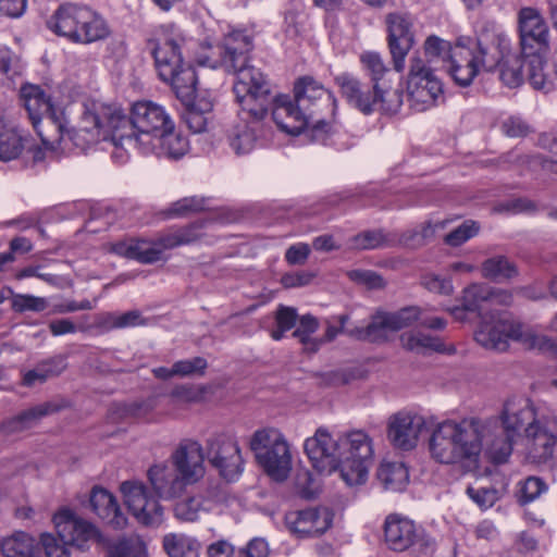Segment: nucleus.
Here are the masks:
<instances>
[{
  "mask_svg": "<svg viewBox=\"0 0 557 557\" xmlns=\"http://www.w3.org/2000/svg\"><path fill=\"white\" fill-rule=\"evenodd\" d=\"M220 66L235 76L233 90L242 113L264 119L273 102L268 77L260 69L250 64L253 35L248 30H233L226 34L218 47Z\"/></svg>",
  "mask_w": 557,
  "mask_h": 557,
  "instance_id": "nucleus-1",
  "label": "nucleus"
},
{
  "mask_svg": "<svg viewBox=\"0 0 557 557\" xmlns=\"http://www.w3.org/2000/svg\"><path fill=\"white\" fill-rule=\"evenodd\" d=\"M504 433L518 436L523 430L527 458L533 463L553 459L557 448V413L549 409H536L523 396L508 397L499 411Z\"/></svg>",
  "mask_w": 557,
  "mask_h": 557,
  "instance_id": "nucleus-2",
  "label": "nucleus"
},
{
  "mask_svg": "<svg viewBox=\"0 0 557 557\" xmlns=\"http://www.w3.org/2000/svg\"><path fill=\"white\" fill-rule=\"evenodd\" d=\"M490 426V421L479 418L449 419L438 423L429 442L432 458L445 465L476 466Z\"/></svg>",
  "mask_w": 557,
  "mask_h": 557,
  "instance_id": "nucleus-3",
  "label": "nucleus"
},
{
  "mask_svg": "<svg viewBox=\"0 0 557 557\" xmlns=\"http://www.w3.org/2000/svg\"><path fill=\"white\" fill-rule=\"evenodd\" d=\"M119 124L120 131L113 136L115 150L112 156L120 161H124L123 152H128L131 149L140 151L143 148H151L156 136L174 127V122L165 109L152 101L134 103L131 116H126V123Z\"/></svg>",
  "mask_w": 557,
  "mask_h": 557,
  "instance_id": "nucleus-4",
  "label": "nucleus"
},
{
  "mask_svg": "<svg viewBox=\"0 0 557 557\" xmlns=\"http://www.w3.org/2000/svg\"><path fill=\"white\" fill-rule=\"evenodd\" d=\"M475 341L487 349L504 351L509 341H516L529 349L550 352L557 357V343L546 335L511 320L505 312H494L481 319ZM550 386L557 389V376L550 380Z\"/></svg>",
  "mask_w": 557,
  "mask_h": 557,
  "instance_id": "nucleus-5",
  "label": "nucleus"
},
{
  "mask_svg": "<svg viewBox=\"0 0 557 557\" xmlns=\"http://www.w3.org/2000/svg\"><path fill=\"white\" fill-rule=\"evenodd\" d=\"M335 82L347 102L364 114H370L376 109L396 113L403 104V92L398 89L384 90L379 84H373L370 89L349 73L339 74Z\"/></svg>",
  "mask_w": 557,
  "mask_h": 557,
  "instance_id": "nucleus-6",
  "label": "nucleus"
},
{
  "mask_svg": "<svg viewBox=\"0 0 557 557\" xmlns=\"http://www.w3.org/2000/svg\"><path fill=\"white\" fill-rule=\"evenodd\" d=\"M250 448L267 474L275 481H284L292 468L289 446L284 435L276 429L255 432Z\"/></svg>",
  "mask_w": 557,
  "mask_h": 557,
  "instance_id": "nucleus-7",
  "label": "nucleus"
},
{
  "mask_svg": "<svg viewBox=\"0 0 557 557\" xmlns=\"http://www.w3.org/2000/svg\"><path fill=\"white\" fill-rule=\"evenodd\" d=\"M341 476L348 485L366 482L373 460L372 440L362 430L339 435Z\"/></svg>",
  "mask_w": 557,
  "mask_h": 557,
  "instance_id": "nucleus-8",
  "label": "nucleus"
},
{
  "mask_svg": "<svg viewBox=\"0 0 557 557\" xmlns=\"http://www.w3.org/2000/svg\"><path fill=\"white\" fill-rule=\"evenodd\" d=\"M406 92L410 107L418 112L434 108L444 99L441 79L420 57L410 59Z\"/></svg>",
  "mask_w": 557,
  "mask_h": 557,
  "instance_id": "nucleus-9",
  "label": "nucleus"
},
{
  "mask_svg": "<svg viewBox=\"0 0 557 557\" xmlns=\"http://www.w3.org/2000/svg\"><path fill=\"white\" fill-rule=\"evenodd\" d=\"M294 94V100L299 110H302L306 115H310L312 128L325 132L329 126L326 115L333 116L336 110L334 95L309 76L301 77L296 82Z\"/></svg>",
  "mask_w": 557,
  "mask_h": 557,
  "instance_id": "nucleus-10",
  "label": "nucleus"
},
{
  "mask_svg": "<svg viewBox=\"0 0 557 557\" xmlns=\"http://www.w3.org/2000/svg\"><path fill=\"white\" fill-rule=\"evenodd\" d=\"M466 38L470 44L462 45L461 49L480 71H494L510 51V39L494 24L484 25L474 40Z\"/></svg>",
  "mask_w": 557,
  "mask_h": 557,
  "instance_id": "nucleus-11",
  "label": "nucleus"
},
{
  "mask_svg": "<svg viewBox=\"0 0 557 557\" xmlns=\"http://www.w3.org/2000/svg\"><path fill=\"white\" fill-rule=\"evenodd\" d=\"M461 305L448 311L458 321L467 319V312H475L480 319L492 313L495 306H510L512 294L506 289L493 288L484 283H472L465 287L459 298Z\"/></svg>",
  "mask_w": 557,
  "mask_h": 557,
  "instance_id": "nucleus-12",
  "label": "nucleus"
},
{
  "mask_svg": "<svg viewBox=\"0 0 557 557\" xmlns=\"http://www.w3.org/2000/svg\"><path fill=\"white\" fill-rule=\"evenodd\" d=\"M206 458L227 481L243 472L244 460L236 437L228 433H214L206 441Z\"/></svg>",
  "mask_w": 557,
  "mask_h": 557,
  "instance_id": "nucleus-13",
  "label": "nucleus"
},
{
  "mask_svg": "<svg viewBox=\"0 0 557 557\" xmlns=\"http://www.w3.org/2000/svg\"><path fill=\"white\" fill-rule=\"evenodd\" d=\"M124 503L138 522L159 525L163 519V507L140 481H125L120 486Z\"/></svg>",
  "mask_w": 557,
  "mask_h": 557,
  "instance_id": "nucleus-14",
  "label": "nucleus"
},
{
  "mask_svg": "<svg viewBox=\"0 0 557 557\" xmlns=\"http://www.w3.org/2000/svg\"><path fill=\"white\" fill-rule=\"evenodd\" d=\"M419 317L420 310L417 307L403 308L396 312L377 311L366 327L356 330L355 336L361 341L384 342L391 333L411 325Z\"/></svg>",
  "mask_w": 557,
  "mask_h": 557,
  "instance_id": "nucleus-15",
  "label": "nucleus"
},
{
  "mask_svg": "<svg viewBox=\"0 0 557 557\" xmlns=\"http://www.w3.org/2000/svg\"><path fill=\"white\" fill-rule=\"evenodd\" d=\"M305 451L312 466L321 473L341 470V441L334 438L330 431L320 426L304 444Z\"/></svg>",
  "mask_w": 557,
  "mask_h": 557,
  "instance_id": "nucleus-16",
  "label": "nucleus"
},
{
  "mask_svg": "<svg viewBox=\"0 0 557 557\" xmlns=\"http://www.w3.org/2000/svg\"><path fill=\"white\" fill-rule=\"evenodd\" d=\"M388 48L394 70H405L406 57L414 45L413 18L408 13H389L386 16Z\"/></svg>",
  "mask_w": 557,
  "mask_h": 557,
  "instance_id": "nucleus-17",
  "label": "nucleus"
},
{
  "mask_svg": "<svg viewBox=\"0 0 557 557\" xmlns=\"http://www.w3.org/2000/svg\"><path fill=\"white\" fill-rule=\"evenodd\" d=\"M119 123H126V115L121 109L92 102L86 106L77 127L85 133L95 131V137L98 139L106 140L110 136L113 143L114 134L120 131Z\"/></svg>",
  "mask_w": 557,
  "mask_h": 557,
  "instance_id": "nucleus-18",
  "label": "nucleus"
},
{
  "mask_svg": "<svg viewBox=\"0 0 557 557\" xmlns=\"http://www.w3.org/2000/svg\"><path fill=\"white\" fill-rule=\"evenodd\" d=\"M518 22L522 54L547 52L549 29L541 12L531 7L522 8L518 14Z\"/></svg>",
  "mask_w": 557,
  "mask_h": 557,
  "instance_id": "nucleus-19",
  "label": "nucleus"
},
{
  "mask_svg": "<svg viewBox=\"0 0 557 557\" xmlns=\"http://www.w3.org/2000/svg\"><path fill=\"white\" fill-rule=\"evenodd\" d=\"M425 425L426 422L422 416L399 411L388 419L387 438L394 447L411 450L417 446Z\"/></svg>",
  "mask_w": 557,
  "mask_h": 557,
  "instance_id": "nucleus-20",
  "label": "nucleus"
},
{
  "mask_svg": "<svg viewBox=\"0 0 557 557\" xmlns=\"http://www.w3.org/2000/svg\"><path fill=\"white\" fill-rule=\"evenodd\" d=\"M53 523L64 545L85 549L88 542L98 541L99 539L96 527L77 517L70 509H62L54 515Z\"/></svg>",
  "mask_w": 557,
  "mask_h": 557,
  "instance_id": "nucleus-21",
  "label": "nucleus"
},
{
  "mask_svg": "<svg viewBox=\"0 0 557 557\" xmlns=\"http://www.w3.org/2000/svg\"><path fill=\"white\" fill-rule=\"evenodd\" d=\"M205 457L200 443L185 440L178 444L170 459L172 467L190 485L205 475Z\"/></svg>",
  "mask_w": 557,
  "mask_h": 557,
  "instance_id": "nucleus-22",
  "label": "nucleus"
},
{
  "mask_svg": "<svg viewBox=\"0 0 557 557\" xmlns=\"http://www.w3.org/2000/svg\"><path fill=\"white\" fill-rule=\"evenodd\" d=\"M165 248L162 234L156 239L128 238L110 245V251L144 264L156 263L163 259Z\"/></svg>",
  "mask_w": 557,
  "mask_h": 557,
  "instance_id": "nucleus-23",
  "label": "nucleus"
},
{
  "mask_svg": "<svg viewBox=\"0 0 557 557\" xmlns=\"http://www.w3.org/2000/svg\"><path fill=\"white\" fill-rule=\"evenodd\" d=\"M20 99L37 132L42 131L41 122L48 127L54 126L51 99L39 85L23 84L20 89Z\"/></svg>",
  "mask_w": 557,
  "mask_h": 557,
  "instance_id": "nucleus-24",
  "label": "nucleus"
},
{
  "mask_svg": "<svg viewBox=\"0 0 557 557\" xmlns=\"http://www.w3.org/2000/svg\"><path fill=\"white\" fill-rule=\"evenodd\" d=\"M333 515L326 508H308L285 516L289 531L299 536L320 535L331 527Z\"/></svg>",
  "mask_w": 557,
  "mask_h": 557,
  "instance_id": "nucleus-25",
  "label": "nucleus"
},
{
  "mask_svg": "<svg viewBox=\"0 0 557 557\" xmlns=\"http://www.w3.org/2000/svg\"><path fill=\"white\" fill-rule=\"evenodd\" d=\"M183 39L180 36H163L149 41L150 50L154 59L156 69L159 77L173 78L177 69L184 65L180 51Z\"/></svg>",
  "mask_w": 557,
  "mask_h": 557,
  "instance_id": "nucleus-26",
  "label": "nucleus"
},
{
  "mask_svg": "<svg viewBox=\"0 0 557 557\" xmlns=\"http://www.w3.org/2000/svg\"><path fill=\"white\" fill-rule=\"evenodd\" d=\"M110 35V27L106 20L89 7L81 5L75 21V29L70 41L73 44L88 45L103 40Z\"/></svg>",
  "mask_w": 557,
  "mask_h": 557,
  "instance_id": "nucleus-27",
  "label": "nucleus"
},
{
  "mask_svg": "<svg viewBox=\"0 0 557 557\" xmlns=\"http://www.w3.org/2000/svg\"><path fill=\"white\" fill-rule=\"evenodd\" d=\"M272 117L276 125L285 133L298 135L308 126H312L310 115L299 110L288 96H273Z\"/></svg>",
  "mask_w": 557,
  "mask_h": 557,
  "instance_id": "nucleus-28",
  "label": "nucleus"
},
{
  "mask_svg": "<svg viewBox=\"0 0 557 557\" xmlns=\"http://www.w3.org/2000/svg\"><path fill=\"white\" fill-rule=\"evenodd\" d=\"M147 475L154 493L162 499L181 497L189 485L172 466L165 463L153 465Z\"/></svg>",
  "mask_w": 557,
  "mask_h": 557,
  "instance_id": "nucleus-29",
  "label": "nucleus"
},
{
  "mask_svg": "<svg viewBox=\"0 0 557 557\" xmlns=\"http://www.w3.org/2000/svg\"><path fill=\"white\" fill-rule=\"evenodd\" d=\"M384 537L391 549L404 552L420 540L421 531L412 520L398 515H389L384 524Z\"/></svg>",
  "mask_w": 557,
  "mask_h": 557,
  "instance_id": "nucleus-30",
  "label": "nucleus"
},
{
  "mask_svg": "<svg viewBox=\"0 0 557 557\" xmlns=\"http://www.w3.org/2000/svg\"><path fill=\"white\" fill-rule=\"evenodd\" d=\"M55 131L54 136H50L49 134L45 133L44 131H38V135L41 138L42 145L47 149L55 150L59 147L62 149L67 148V141L72 143L73 146L81 150L87 149L90 145L96 144L100 139L95 137V131L89 132H83L78 127L74 128L73 131L64 132L62 126L60 124L54 123V126H52Z\"/></svg>",
  "mask_w": 557,
  "mask_h": 557,
  "instance_id": "nucleus-31",
  "label": "nucleus"
},
{
  "mask_svg": "<svg viewBox=\"0 0 557 557\" xmlns=\"http://www.w3.org/2000/svg\"><path fill=\"white\" fill-rule=\"evenodd\" d=\"M228 132V143L236 154L249 153L256 145L263 119L251 117L247 114Z\"/></svg>",
  "mask_w": 557,
  "mask_h": 557,
  "instance_id": "nucleus-32",
  "label": "nucleus"
},
{
  "mask_svg": "<svg viewBox=\"0 0 557 557\" xmlns=\"http://www.w3.org/2000/svg\"><path fill=\"white\" fill-rule=\"evenodd\" d=\"M175 126L171 129H165L152 139L151 148H143L141 153H154L159 157L168 159L182 158L189 148L186 137L175 132Z\"/></svg>",
  "mask_w": 557,
  "mask_h": 557,
  "instance_id": "nucleus-33",
  "label": "nucleus"
},
{
  "mask_svg": "<svg viewBox=\"0 0 557 557\" xmlns=\"http://www.w3.org/2000/svg\"><path fill=\"white\" fill-rule=\"evenodd\" d=\"M185 109L182 117L187 127L195 134L206 132L212 119L213 102L208 96H195L189 101H183Z\"/></svg>",
  "mask_w": 557,
  "mask_h": 557,
  "instance_id": "nucleus-34",
  "label": "nucleus"
},
{
  "mask_svg": "<svg viewBox=\"0 0 557 557\" xmlns=\"http://www.w3.org/2000/svg\"><path fill=\"white\" fill-rule=\"evenodd\" d=\"M89 503L96 515L114 528H122L125 524L126 519L122 515L115 497L107 490L92 488Z\"/></svg>",
  "mask_w": 557,
  "mask_h": 557,
  "instance_id": "nucleus-35",
  "label": "nucleus"
},
{
  "mask_svg": "<svg viewBox=\"0 0 557 557\" xmlns=\"http://www.w3.org/2000/svg\"><path fill=\"white\" fill-rule=\"evenodd\" d=\"M490 421L491 426L484 438L483 451L496 463L505 462L512 453L513 442L516 436H509V434L502 433L495 434L496 420L485 419Z\"/></svg>",
  "mask_w": 557,
  "mask_h": 557,
  "instance_id": "nucleus-36",
  "label": "nucleus"
},
{
  "mask_svg": "<svg viewBox=\"0 0 557 557\" xmlns=\"http://www.w3.org/2000/svg\"><path fill=\"white\" fill-rule=\"evenodd\" d=\"M81 5L76 3L61 4L47 20V27L57 36L64 37L70 41Z\"/></svg>",
  "mask_w": 557,
  "mask_h": 557,
  "instance_id": "nucleus-37",
  "label": "nucleus"
},
{
  "mask_svg": "<svg viewBox=\"0 0 557 557\" xmlns=\"http://www.w3.org/2000/svg\"><path fill=\"white\" fill-rule=\"evenodd\" d=\"M62 406L55 403H44L24 410L16 417L10 419L4 423V430L7 432H20L33 426L41 418L59 411Z\"/></svg>",
  "mask_w": 557,
  "mask_h": 557,
  "instance_id": "nucleus-38",
  "label": "nucleus"
},
{
  "mask_svg": "<svg viewBox=\"0 0 557 557\" xmlns=\"http://www.w3.org/2000/svg\"><path fill=\"white\" fill-rule=\"evenodd\" d=\"M467 44L470 41L462 37L456 41L455 46H451L450 42L437 36H429L424 42V52L431 61L448 62L451 58L462 57L466 51H462L461 46Z\"/></svg>",
  "mask_w": 557,
  "mask_h": 557,
  "instance_id": "nucleus-39",
  "label": "nucleus"
},
{
  "mask_svg": "<svg viewBox=\"0 0 557 557\" xmlns=\"http://www.w3.org/2000/svg\"><path fill=\"white\" fill-rule=\"evenodd\" d=\"M377 479L385 490L403 491L409 481V473L400 461H383L377 470Z\"/></svg>",
  "mask_w": 557,
  "mask_h": 557,
  "instance_id": "nucleus-40",
  "label": "nucleus"
},
{
  "mask_svg": "<svg viewBox=\"0 0 557 557\" xmlns=\"http://www.w3.org/2000/svg\"><path fill=\"white\" fill-rule=\"evenodd\" d=\"M163 548L169 557H198L201 545L184 533H170L163 537Z\"/></svg>",
  "mask_w": 557,
  "mask_h": 557,
  "instance_id": "nucleus-41",
  "label": "nucleus"
},
{
  "mask_svg": "<svg viewBox=\"0 0 557 557\" xmlns=\"http://www.w3.org/2000/svg\"><path fill=\"white\" fill-rule=\"evenodd\" d=\"M403 346L417 354L443 352L445 345L438 337L432 336L421 331H411L400 336Z\"/></svg>",
  "mask_w": 557,
  "mask_h": 557,
  "instance_id": "nucleus-42",
  "label": "nucleus"
},
{
  "mask_svg": "<svg viewBox=\"0 0 557 557\" xmlns=\"http://www.w3.org/2000/svg\"><path fill=\"white\" fill-rule=\"evenodd\" d=\"M546 52H535L530 54H522L525 67L527 77L534 89L548 91L553 87L552 81L548 78L544 71Z\"/></svg>",
  "mask_w": 557,
  "mask_h": 557,
  "instance_id": "nucleus-43",
  "label": "nucleus"
},
{
  "mask_svg": "<svg viewBox=\"0 0 557 557\" xmlns=\"http://www.w3.org/2000/svg\"><path fill=\"white\" fill-rule=\"evenodd\" d=\"M4 557H37L35 540L24 532H14L1 541Z\"/></svg>",
  "mask_w": 557,
  "mask_h": 557,
  "instance_id": "nucleus-44",
  "label": "nucleus"
},
{
  "mask_svg": "<svg viewBox=\"0 0 557 557\" xmlns=\"http://www.w3.org/2000/svg\"><path fill=\"white\" fill-rule=\"evenodd\" d=\"M163 82L170 83L176 96L182 101H189L194 98L197 76L195 70L190 65L184 64L177 69L173 78H164Z\"/></svg>",
  "mask_w": 557,
  "mask_h": 557,
  "instance_id": "nucleus-45",
  "label": "nucleus"
},
{
  "mask_svg": "<svg viewBox=\"0 0 557 557\" xmlns=\"http://www.w3.org/2000/svg\"><path fill=\"white\" fill-rule=\"evenodd\" d=\"M202 226L203 223L195 222L183 227L171 228L162 234V243L170 249L194 244L202 237Z\"/></svg>",
  "mask_w": 557,
  "mask_h": 557,
  "instance_id": "nucleus-46",
  "label": "nucleus"
},
{
  "mask_svg": "<svg viewBox=\"0 0 557 557\" xmlns=\"http://www.w3.org/2000/svg\"><path fill=\"white\" fill-rule=\"evenodd\" d=\"M212 509V502L202 495H195L177 502L174 506V516L181 521L194 522L202 512Z\"/></svg>",
  "mask_w": 557,
  "mask_h": 557,
  "instance_id": "nucleus-47",
  "label": "nucleus"
},
{
  "mask_svg": "<svg viewBox=\"0 0 557 557\" xmlns=\"http://www.w3.org/2000/svg\"><path fill=\"white\" fill-rule=\"evenodd\" d=\"M500 81L510 88H516L520 86L524 81L523 67H525V62L522 57V52L518 54H510V51L507 53L505 59H502L500 62Z\"/></svg>",
  "mask_w": 557,
  "mask_h": 557,
  "instance_id": "nucleus-48",
  "label": "nucleus"
},
{
  "mask_svg": "<svg viewBox=\"0 0 557 557\" xmlns=\"http://www.w3.org/2000/svg\"><path fill=\"white\" fill-rule=\"evenodd\" d=\"M482 276L495 282L510 280L518 274L516 265L504 256L486 259L481 267Z\"/></svg>",
  "mask_w": 557,
  "mask_h": 557,
  "instance_id": "nucleus-49",
  "label": "nucleus"
},
{
  "mask_svg": "<svg viewBox=\"0 0 557 557\" xmlns=\"http://www.w3.org/2000/svg\"><path fill=\"white\" fill-rule=\"evenodd\" d=\"M145 542L138 535L122 537L108 545L107 557H147Z\"/></svg>",
  "mask_w": 557,
  "mask_h": 557,
  "instance_id": "nucleus-50",
  "label": "nucleus"
},
{
  "mask_svg": "<svg viewBox=\"0 0 557 557\" xmlns=\"http://www.w3.org/2000/svg\"><path fill=\"white\" fill-rule=\"evenodd\" d=\"M24 148L23 135L17 128L0 125V160L17 158Z\"/></svg>",
  "mask_w": 557,
  "mask_h": 557,
  "instance_id": "nucleus-51",
  "label": "nucleus"
},
{
  "mask_svg": "<svg viewBox=\"0 0 557 557\" xmlns=\"http://www.w3.org/2000/svg\"><path fill=\"white\" fill-rule=\"evenodd\" d=\"M319 327L318 320L310 314H306L299 319L297 329L294 331L293 336L296 337L304 346L307 352H315L320 348L322 341L312 337Z\"/></svg>",
  "mask_w": 557,
  "mask_h": 557,
  "instance_id": "nucleus-52",
  "label": "nucleus"
},
{
  "mask_svg": "<svg viewBox=\"0 0 557 557\" xmlns=\"http://www.w3.org/2000/svg\"><path fill=\"white\" fill-rule=\"evenodd\" d=\"M448 72L454 81L460 86H469L474 77L481 72L479 67L472 62L470 57L462 54V57L451 58L448 62Z\"/></svg>",
  "mask_w": 557,
  "mask_h": 557,
  "instance_id": "nucleus-53",
  "label": "nucleus"
},
{
  "mask_svg": "<svg viewBox=\"0 0 557 557\" xmlns=\"http://www.w3.org/2000/svg\"><path fill=\"white\" fill-rule=\"evenodd\" d=\"M539 161H542L540 154H525L518 149L510 150L499 157V165L507 170L536 171Z\"/></svg>",
  "mask_w": 557,
  "mask_h": 557,
  "instance_id": "nucleus-54",
  "label": "nucleus"
},
{
  "mask_svg": "<svg viewBox=\"0 0 557 557\" xmlns=\"http://www.w3.org/2000/svg\"><path fill=\"white\" fill-rule=\"evenodd\" d=\"M64 369L63 360H52L38 364L33 370L24 374L23 382L27 386H33L36 383H42L51 376H55Z\"/></svg>",
  "mask_w": 557,
  "mask_h": 557,
  "instance_id": "nucleus-55",
  "label": "nucleus"
},
{
  "mask_svg": "<svg viewBox=\"0 0 557 557\" xmlns=\"http://www.w3.org/2000/svg\"><path fill=\"white\" fill-rule=\"evenodd\" d=\"M206 209V201L199 197H186L180 199L171 205V207L164 212L165 218H183L190 213H196Z\"/></svg>",
  "mask_w": 557,
  "mask_h": 557,
  "instance_id": "nucleus-56",
  "label": "nucleus"
},
{
  "mask_svg": "<svg viewBox=\"0 0 557 557\" xmlns=\"http://www.w3.org/2000/svg\"><path fill=\"white\" fill-rule=\"evenodd\" d=\"M546 483L537 476H529L518 483V500L520 504H528L535 500L546 492Z\"/></svg>",
  "mask_w": 557,
  "mask_h": 557,
  "instance_id": "nucleus-57",
  "label": "nucleus"
},
{
  "mask_svg": "<svg viewBox=\"0 0 557 557\" xmlns=\"http://www.w3.org/2000/svg\"><path fill=\"white\" fill-rule=\"evenodd\" d=\"M48 300L45 297L29 294H14L11 304L15 312H42L48 308Z\"/></svg>",
  "mask_w": 557,
  "mask_h": 557,
  "instance_id": "nucleus-58",
  "label": "nucleus"
},
{
  "mask_svg": "<svg viewBox=\"0 0 557 557\" xmlns=\"http://www.w3.org/2000/svg\"><path fill=\"white\" fill-rule=\"evenodd\" d=\"M360 61L370 74L373 84H379V81L388 72V67L384 63L381 54L377 52H363L360 55Z\"/></svg>",
  "mask_w": 557,
  "mask_h": 557,
  "instance_id": "nucleus-59",
  "label": "nucleus"
},
{
  "mask_svg": "<svg viewBox=\"0 0 557 557\" xmlns=\"http://www.w3.org/2000/svg\"><path fill=\"white\" fill-rule=\"evenodd\" d=\"M466 493L482 510L493 507L500 498L499 491L495 487L469 486Z\"/></svg>",
  "mask_w": 557,
  "mask_h": 557,
  "instance_id": "nucleus-60",
  "label": "nucleus"
},
{
  "mask_svg": "<svg viewBox=\"0 0 557 557\" xmlns=\"http://www.w3.org/2000/svg\"><path fill=\"white\" fill-rule=\"evenodd\" d=\"M479 232V225L474 221H466L454 231L449 232L444 242L453 247L462 245L468 239L475 236Z\"/></svg>",
  "mask_w": 557,
  "mask_h": 557,
  "instance_id": "nucleus-61",
  "label": "nucleus"
},
{
  "mask_svg": "<svg viewBox=\"0 0 557 557\" xmlns=\"http://www.w3.org/2000/svg\"><path fill=\"white\" fill-rule=\"evenodd\" d=\"M38 277L46 282L47 284L54 286V287H63L65 285V278L51 274L46 273L42 271V265H29L24 269H22L17 274L16 277L18 280L26 278V277Z\"/></svg>",
  "mask_w": 557,
  "mask_h": 557,
  "instance_id": "nucleus-62",
  "label": "nucleus"
},
{
  "mask_svg": "<svg viewBox=\"0 0 557 557\" xmlns=\"http://www.w3.org/2000/svg\"><path fill=\"white\" fill-rule=\"evenodd\" d=\"M208 363L202 357H195L186 360H178L173 364V371L177 373V376H190V375H202Z\"/></svg>",
  "mask_w": 557,
  "mask_h": 557,
  "instance_id": "nucleus-63",
  "label": "nucleus"
},
{
  "mask_svg": "<svg viewBox=\"0 0 557 557\" xmlns=\"http://www.w3.org/2000/svg\"><path fill=\"white\" fill-rule=\"evenodd\" d=\"M347 275L352 282L364 285L371 289H381L386 285L384 278L371 270H351Z\"/></svg>",
  "mask_w": 557,
  "mask_h": 557,
  "instance_id": "nucleus-64",
  "label": "nucleus"
}]
</instances>
